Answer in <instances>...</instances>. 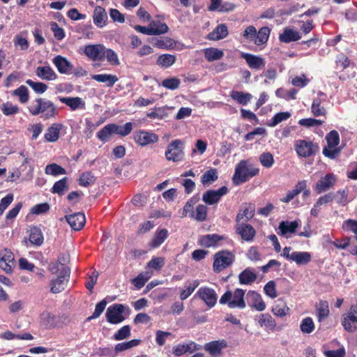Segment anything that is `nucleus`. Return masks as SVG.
Here are the masks:
<instances>
[{"label": "nucleus", "instance_id": "1", "mask_svg": "<svg viewBox=\"0 0 357 357\" xmlns=\"http://www.w3.org/2000/svg\"><path fill=\"white\" fill-rule=\"evenodd\" d=\"M259 172V169L256 167L249 160H241L236 166L232 181L236 185H240L257 175Z\"/></svg>", "mask_w": 357, "mask_h": 357}, {"label": "nucleus", "instance_id": "2", "mask_svg": "<svg viewBox=\"0 0 357 357\" xmlns=\"http://www.w3.org/2000/svg\"><path fill=\"white\" fill-rule=\"evenodd\" d=\"M28 109L32 115L37 116L41 114V117L46 119L54 117L57 113L54 104L42 98H36L32 102Z\"/></svg>", "mask_w": 357, "mask_h": 357}, {"label": "nucleus", "instance_id": "3", "mask_svg": "<svg viewBox=\"0 0 357 357\" xmlns=\"http://www.w3.org/2000/svg\"><path fill=\"white\" fill-rule=\"evenodd\" d=\"M270 33L271 29L268 26H263L257 31L254 26L250 25L245 29L243 36L246 40L259 46L267 43Z\"/></svg>", "mask_w": 357, "mask_h": 357}, {"label": "nucleus", "instance_id": "4", "mask_svg": "<svg viewBox=\"0 0 357 357\" xmlns=\"http://www.w3.org/2000/svg\"><path fill=\"white\" fill-rule=\"evenodd\" d=\"M244 295L245 291L241 289H236L233 293L227 291L220 298V303L227 304L230 308L243 309L246 306Z\"/></svg>", "mask_w": 357, "mask_h": 357}, {"label": "nucleus", "instance_id": "5", "mask_svg": "<svg viewBox=\"0 0 357 357\" xmlns=\"http://www.w3.org/2000/svg\"><path fill=\"white\" fill-rule=\"evenodd\" d=\"M130 310L128 307L120 303H115L109 306L106 311L107 321L112 324H118L126 319L124 314L129 315Z\"/></svg>", "mask_w": 357, "mask_h": 357}, {"label": "nucleus", "instance_id": "6", "mask_svg": "<svg viewBox=\"0 0 357 357\" xmlns=\"http://www.w3.org/2000/svg\"><path fill=\"white\" fill-rule=\"evenodd\" d=\"M235 259L233 252L228 250H221L214 255L213 268L214 272L220 273L230 266Z\"/></svg>", "mask_w": 357, "mask_h": 357}, {"label": "nucleus", "instance_id": "7", "mask_svg": "<svg viewBox=\"0 0 357 357\" xmlns=\"http://www.w3.org/2000/svg\"><path fill=\"white\" fill-rule=\"evenodd\" d=\"M328 146L323 149V154L331 159H334L339 154L340 149L337 148L340 144V135L336 130H332L326 136Z\"/></svg>", "mask_w": 357, "mask_h": 357}, {"label": "nucleus", "instance_id": "8", "mask_svg": "<svg viewBox=\"0 0 357 357\" xmlns=\"http://www.w3.org/2000/svg\"><path fill=\"white\" fill-rule=\"evenodd\" d=\"M341 324L344 329L349 333L357 331V304L351 305L342 314Z\"/></svg>", "mask_w": 357, "mask_h": 357}, {"label": "nucleus", "instance_id": "9", "mask_svg": "<svg viewBox=\"0 0 357 357\" xmlns=\"http://www.w3.org/2000/svg\"><path fill=\"white\" fill-rule=\"evenodd\" d=\"M182 145L183 142L180 139L172 142L165 152L167 159L174 162L182 160L184 156Z\"/></svg>", "mask_w": 357, "mask_h": 357}, {"label": "nucleus", "instance_id": "10", "mask_svg": "<svg viewBox=\"0 0 357 357\" xmlns=\"http://www.w3.org/2000/svg\"><path fill=\"white\" fill-rule=\"evenodd\" d=\"M337 178L333 174H327L317 182L314 190L317 194L326 192L334 187Z\"/></svg>", "mask_w": 357, "mask_h": 357}, {"label": "nucleus", "instance_id": "11", "mask_svg": "<svg viewBox=\"0 0 357 357\" xmlns=\"http://www.w3.org/2000/svg\"><path fill=\"white\" fill-rule=\"evenodd\" d=\"M317 150V146L312 142H307L305 140H298L296 144V151L298 155L307 158L315 153Z\"/></svg>", "mask_w": 357, "mask_h": 357}, {"label": "nucleus", "instance_id": "12", "mask_svg": "<svg viewBox=\"0 0 357 357\" xmlns=\"http://www.w3.org/2000/svg\"><path fill=\"white\" fill-rule=\"evenodd\" d=\"M228 192V188L222 186L218 190H208L204 193L202 200L208 205L216 204L220 198Z\"/></svg>", "mask_w": 357, "mask_h": 357}, {"label": "nucleus", "instance_id": "13", "mask_svg": "<svg viewBox=\"0 0 357 357\" xmlns=\"http://www.w3.org/2000/svg\"><path fill=\"white\" fill-rule=\"evenodd\" d=\"M196 295L203 300L209 307H213L217 302L218 296L215 291L209 287L199 288Z\"/></svg>", "mask_w": 357, "mask_h": 357}, {"label": "nucleus", "instance_id": "14", "mask_svg": "<svg viewBox=\"0 0 357 357\" xmlns=\"http://www.w3.org/2000/svg\"><path fill=\"white\" fill-rule=\"evenodd\" d=\"M105 46L101 44L88 45L85 47L84 54L91 61H102Z\"/></svg>", "mask_w": 357, "mask_h": 357}, {"label": "nucleus", "instance_id": "15", "mask_svg": "<svg viewBox=\"0 0 357 357\" xmlns=\"http://www.w3.org/2000/svg\"><path fill=\"white\" fill-rule=\"evenodd\" d=\"M236 229V233L245 241H252L256 234V231L252 226L244 222L237 224Z\"/></svg>", "mask_w": 357, "mask_h": 357}, {"label": "nucleus", "instance_id": "16", "mask_svg": "<svg viewBox=\"0 0 357 357\" xmlns=\"http://www.w3.org/2000/svg\"><path fill=\"white\" fill-rule=\"evenodd\" d=\"M65 218L70 227L75 231H79L82 229L86 222L85 215L81 212L66 215Z\"/></svg>", "mask_w": 357, "mask_h": 357}, {"label": "nucleus", "instance_id": "17", "mask_svg": "<svg viewBox=\"0 0 357 357\" xmlns=\"http://www.w3.org/2000/svg\"><path fill=\"white\" fill-rule=\"evenodd\" d=\"M241 57L246 61L247 64L252 69L261 70L265 67V60L261 56L249 53H242Z\"/></svg>", "mask_w": 357, "mask_h": 357}, {"label": "nucleus", "instance_id": "18", "mask_svg": "<svg viewBox=\"0 0 357 357\" xmlns=\"http://www.w3.org/2000/svg\"><path fill=\"white\" fill-rule=\"evenodd\" d=\"M53 63L56 66L58 71L62 74H70L73 66L65 57L58 55L53 59Z\"/></svg>", "mask_w": 357, "mask_h": 357}, {"label": "nucleus", "instance_id": "19", "mask_svg": "<svg viewBox=\"0 0 357 357\" xmlns=\"http://www.w3.org/2000/svg\"><path fill=\"white\" fill-rule=\"evenodd\" d=\"M255 207L252 204H248L242 207L236 215V220L237 224L241 223V221L247 222L255 215Z\"/></svg>", "mask_w": 357, "mask_h": 357}, {"label": "nucleus", "instance_id": "20", "mask_svg": "<svg viewBox=\"0 0 357 357\" xmlns=\"http://www.w3.org/2000/svg\"><path fill=\"white\" fill-rule=\"evenodd\" d=\"M93 20L94 24L99 28L103 27L106 24L107 15L105 9L101 6H96L93 10Z\"/></svg>", "mask_w": 357, "mask_h": 357}, {"label": "nucleus", "instance_id": "21", "mask_svg": "<svg viewBox=\"0 0 357 357\" xmlns=\"http://www.w3.org/2000/svg\"><path fill=\"white\" fill-rule=\"evenodd\" d=\"M59 100L68 105L72 110L85 108V102L79 97H60Z\"/></svg>", "mask_w": 357, "mask_h": 357}, {"label": "nucleus", "instance_id": "22", "mask_svg": "<svg viewBox=\"0 0 357 357\" xmlns=\"http://www.w3.org/2000/svg\"><path fill=\"white\" fill-rule=\"evenodd\" d=\"M227 347V342L222 340L210 342L205 344L204 349L211 355L215 356L217 354H220L222 349Z\"/></svg>", "mask_w": 357, "mask_h": 357}, {"label": "nucleus", "instance_id": "23", "mask_svg": "<svg viewBox=\"0 0 357 357\" xmlns=\"http://www.w3.org/2000/svg\"><path fill=\"white\" fill-rule=\"evenodd\" d=\"M301 38V36L299 32L288 27H286L279 36L280 41L285 43L298 40Z\"/></svg>", "mask_w": 357, "mask_h": 357}, {"label": "nucleus", "instance_id": "24", "mask_svg": "<svg viewBox=\"0 0 357 357\" xmlns=\"http://www.w3.org/2000/svg\"><path fill=\"white\" fill-rule=\"evenodd\" d=\"M298 227L297 221H282L279 225V231L278 232L280 236H286L288 234H294L296 232Z\"/></svg>", "mask_w": 357, "mask_h": 357}, {"label": "nucleus", "instance_id": "25", "mask_svg": "<svg viewBox=\"0 0 357 357\" xmlns=\"http://www.w3.org/2000/svg\"><path fill=\"white\" fill-rule=\"evenodd\" d=\"M135 141L142 146H146L154 142L156 137L154 134H151L146 131H139L134 135Z\"/></svg>", "mask_w": 357, "mask_h": 357}, {"label": "nucleus", "instance_id": "26", "mask_svg": "<svg viewBox=\"0 0 357 357\" xmlns=\"http://www.w3.org/2000/svg\"><path fill=\"white\" fill-rule=\"evenodd\" d=\"M228 33L227 26L225 24H221L208 33V38L211 40H218L226 38Z\"/></svg>", "mask_w": 357, "mask_h": 357}, {"label": "nucleus", "instance_id": "27", "mask_svg": "<svg viewBox=\"0 0 357 357\" xmlns=\"http://www.w3.org/2000/svg\"><path fill=\"white\" fill-rule=\"evenodd\" d=\"M36 74L42 79L54 80L57 76L50 66H39L36 68Z\"/></svg>", "mask_w": 357, "mask_h": 357}, {"label": "nucleus", "instance_id": "28", "mask_svg": "<svg viewBox=\"0 0 357 357\" xmlns=\"http://www.w3.org/2000/svg\"><path fill=\"white\" fill-rule=\"evenodd\" d=\"M248 296L250 298L252 304V307L258 311H263L266 308V304L264 302L261 295L255 291H249Z\"/></svg>", "mask_w": 357, "mask_h": 357}, {"label": "nucleus", "instance_id": "29", "mask_svg": "<svg viewBox=\"0 0 357 357\" xmlns=\"http://www.w3.org/2000/svg\"><path fill=\"white\" fill-rule=\"evenodd\" d=\"M29 242L31 245L40 246L44 241L43 233L37 227H33L30 229Z\"/></svg>", "mask_w": 357, "mask_h": 357}, {"label": "nucleus", "instance_id": "30", "mask_svg": "<svg viewBox=\"0 0 357 357\" xmlns=\"http://www.w3.org/2000/svg\"><path fill=\"white\" fill-rule=\"evenodd\" d=\"M62 128V125L59 123H54L48 129L45 135V138L47 142H54L59 137V132Z\"/></svg>", "mask_w": 357, "mask_h": 357}, {"label": "nucleus", "instance_id": "31", "mask_svg": "<svg viewBox=\"0 0 357 357\" xmlns=\"http://www.w3.org/2000/svg\"><path fill=\"white\" fill-rule=\"evenodd\" d=\"M318 321L321 322L329 314L328 303L326 301H320L316 304Z\"/></svg>", "mask_w": 357, "mask_h": 357}, {"label": "nucleus", "instance_id": "32", "mask_svg": "<svg viewBox=\"0 0 357 357\" xmlns=\"http://www.w3.org/2000/svg\"><path fill=\"white\" fill-rule=\"evenodd\" d=\"M222 239V237L218 234H207L200 238L199 243L202 246L210 248L215 246L217 243Z\"/></svg>", "mask_w": 357, "mask_h": 357}, {"label": "nucleus", "instance_id": "33", "mask_svg": "<svg viewBox=\"0 0 357 357\" xmlns=\"http://www.w3.org/2000/svg\"><path fill=\"white\" fill-rule=\"evenodd\" d=\"M239 282L241 284H251L257 279V275L250 269L246 268L238 275Z\"/></svg>", "mask_w": 357, "mask_h": 357}, {"label": "nucleus", "instance_id": "34", "mask_svg": "<svg viewBox=\"0 0 357 357\" xmlns=\"http://www.w3.org/2000/svg\"><path fill=\"white\" fill-rule=\"evenodd\" d=\"M202 51L204 54L205 58L210 62L219 60L222 59L224 55L222 51L215 47L206 48Z\"/></svg>", "mask_w": 357, "mask_h": 357}, {"label": "nucleus", "instance_id": "35", "mask_svg": "<svg viewBox=\"0 0 357 357\" xmlns=\"http://www.w3.org/2000/svg\"><path fill=\"white\" fill-rule=\"evenodd\" d=\"M291 261H295L298 265H305L311 260V255L307 252H293Z\"/></svg>", "mask_w": 357, "mask_h": 357}, {"label": "nucleus", "instance_id": "36", "mask_svg": "<svg viewBox=\"0 0 357 357\" xmlns=\"http://www.w3.org/2000/svg\"><path fill=\"white\" fill-rule=\"evenodd\" d=\"M40 324L45 328H54L55 324V316L48 311L43 312L40 315Z\"/></svg>", "mask_w": 357, "mask_h": 357}, {"label": "nucleus", "instance_id": "37", "mask_svg": "<svg viewBox=\"0 0 357 357\" xmlns=\"http://www.w3.org/2000/svg\"><path fill=\"white\" fill-rule=\"evenodd\" d=\"M113 129L114 134L119 135L121 137H125L129 135L132 128V123L131 122L126 123L123 126H119L115 123H111Z\"/></svg>", "mask_w": 357, "mask_h": 357}, {"label": "nucleus", "instance_id": "38", "mask_svg": "<svg viewBox=\"0 0 357 357\" xmlns=\"http://www.w3.org/2000/svg\"><path fill=\"white\" fill-rule=\"evenodd\" d=\"M230 97L233 100H236L238 103L245 105L251 100L252 95L248 93L233 91L230 94Z\"/></svg>", "mask_w": 357, "mask_h": 357}, {"label": "nucleus", "instance_id": "39", "mask_svg": "<svg viewBox=\"0 0 357 357\" xmlns=\"http://www.w3.org/2000/svg\"><path fill=\"white\" fill-rule=\"evenodd\" d=\"M218 172L215 169H211L204 173L202 176V183L204 186H208L218 179Z\"/></svg>", "mask_w": 357, "mask_h": 357}, {"label": "nucleus", "instance_id": "40", "mask_svg": "<svg viewBox=\"0 0 357 357\" xmlns=\"http://www.w3.org/2000/svg\"><path fill=\"white\" fill-rule=\"evenodd\" d=\"M92 79L98 82H107V86L109 87H112L118 81L116 76L109 74L94 75L92 76Z\"/></svg>", "mask_w": 357, "mask_h": 357}, {"label": "nucleus", "instance_id": "41", "mask_svg": "<svg viewBox=\"0 0 357 357\" xmlns=\"http://www.w3.org/2000/svg\"><path fill=\"white\" fill-rule=\"evenodd\" d=\"M67 182V177H64L62 179L56 181L52 188V192L56 193L59 195H64L65 192L68 190Z\"/></svg>", "mask_w": 357, "mask_h": 357}, {"label": "nucleus", "instance_id": "42", "mask_svg": "<svg viewBox=\"0 0 357 357\" xmlns=\"http://www.w3.org/2000/svg\"><path fill=\"white\" fill-rule=\"evenodd\" d=\"M194 346V350H198L199 347L197 345L191 342L190 344H177L173 348V353L176 356H181L187 353L188 351H192V346Z\"/></svg>", "mask_w": 357, "mask_h": 357}, {"label": "nucleus", "instance_id": "43", "mask_svg": "<svg viewBox=\"0 0 357 357\" xmlns=\"http://www.w3.org/2000/svg\"><path fill=\"white\" fill-rule=\"evenodd\" d=\"M259 324L261 326H265L268 329H273L276 326V322L272 316L269 314H261Z\"/></svg>", "mask_w": 357, "mask_h": 357}, {"label": "nucleus", "instance_id": "44", "mask_svg": "<svg viewBox=\"0 0 357 357\" xmlns=\"http://www.w3.org/2000/svg\"><path fill=\"white\" fill-rule=\"evenodd\" d=\"M78 181L79 185L87 187L95 183L96 177L91 172H86L81 174Z\"/></svg>", "mask_w": 357, "mask_h": 357}, {"label": "nucleus", "instance_id": "45", "mask_svg": "<svg viewBox=\"0 0 357 357\" xmlns=\"http://www.w3.org/2000/svg\"><path fill=\"white\" fill-rule=\"evenodd\" d=\"M112 124H107L97 132V137L102 142L109 140L114 134Z\"/></svg>", "mask_w": 357, "mask_h": 357}, {"label": "nucleus", "instance_id": "46", "mask_svg": "<svg viewBox=\"0 0 357 357\" xmlns=\"http://www.w3.org/2000/svg\"><path fill=\"white\" fill-rule=\"evenodd\" d=\"M106 57L107 61L113 66H118L120 64L119 59L116 53L112 49H107L105 47V50L102 54V59Z\"/></svg>", "mask_w": 357, "mask_h": 357}, {"label": "nucleus", "instance_id": "47", "mask_svg": "<svg viewBox=\"0 0 357 357\" xmlns=\"http://www.w3.org/2000/svg\"><path fill=\"white\" fill-rule=\"evenodd\" d=\"M0 109L2 111L3 114L6 116H10L17 114L20 111L18 106L13 105L10 102H6L3 103L0 106Z\"/></svg>", "mask_w": 357, "mask_h": 357}, {"label": "nucleus", "instance_id": "48", "mask_svg": "<svg viewBox=\"0 0 357 357\" xmlns=\"http://www.w3.org/2000/svg\"><path fill=\"white\" fill-rule=\"evenodd\" d=\"M314 324L311 317L303 319L300 325V329L303 333L310 334L314 330Z\"/></svg>", "mask_w": 357, "mask_h": 357}, {"label": "nucleus", "instance_id": "49", "mask_svg": "<svg viewBox=\"0 0 357 357\" xmlns=\"http://www.w3.org/2000/svg\"><path fill=\"white\" fill-rule=\"evenodd\" d=\"M68 281L58 277L56 280H52L51 291L54 294H58L65 289L66 285Z\"/></svg>", "mask_w": 357, "mask_h": 357}, {"label": "nucleus", "instance_id": "50", "mask_svg": "<svg viewBox=\"0 0 357 357\" xmlns=\"http://www.w3.org/2000/svg\"><path fill=\"white\" fill-rule=\"evenodd\" d=\"M12 94L15 96L19 97V100L21 103H26L29 100V92L28 89L24 86H20L17 89L14 90L12 93Z\"/></svg>", "mask_w": 357, "mask_h": 357}, {"label": "nucleus", "instance_id": "51", "mask_svg": "<svg viewBox=\"0 0 357 357\" xmlns=\"http://www.w3.org/2000/svg\"><path fill=\"white\" fill-rule=\"evenodd\" d=\"M156 25V23L155 21H152L149 25V26H143L141 25H135L134 26V29L135 31L149 35V36H155L156 35V27H154V26Z\"/></svg>", "mask_w": 357, "mask_h": 357}, {"label": "nucleus", "instance_id": "52", "mask_svg": "<svg viewBox=\"0 0 357 357\" xmlns=\"http://www.w3.org/2000/svg\"><path fill=\"white\" fill-rule=\"evenodd\" d=\"M207 215V207L203 204H199L196 208L195 213L192 212L191 217L195 218L196 220L202 222L206 218Z\"/></svg>", "mask_w": 357, "mask_h": 357}, {"label": "nucleus", "instance_id": "53", "mask_svg": "<svg viewBox=\"0 0 357 357\" xmlns=\"http://www.w3.org/2000/svg\"><path fill=\"white\" fill-rule=\"evenodd\" d=\"M45 173L47 174H50L52 176H57V175H60V174H66V171L61 166H60L56 163H52V164L47 165L46 166Z\"/></svg>", "mask_w": 357, "mask_h": 357}, {"label": "nucleus", "instance_id": "54", "mask_svg": "<svg viewBox=\"0 0 357 357\" xmlns=\"http://www.w3.org/2000/svg\"><path fill=\"white\" fill-rule=\"evenodd\" d=\"M311 112L315 116L326 115V109L321 106V100L319 98L314 99L311 106Z\"/></svg>", "mask_w": 357, "mask_h": 357}, {"label": "nucleus", "instance_id": "55", "mask_svg": "<svg viewBox=\"0 0 357 357\" xmlns=\"http://www.w3.org/2000/svg\"><path fill=\"white\" fill-rule=\"evenodd\" d=\"M139 342H140L139 340L135 339V340H132L128 342L119 343L115 346L114 349H115V351L117 353L121 352V351H126V350L130 349L134 347L137 346L139 344Z\"/></svg>", "mask_w": 357, "mask_h": 357}, {"label": "nucleus", "instance_id": "56", "mask_svg": "<svg viewBox=\"0 0 357 357\" xmlns=\"http://www.w3.org/2000/svg\"><path fill=\"white\" fill-rule=\"evenodd\" d=\"M176 45L175 41L169 37L158 36V48L172 49Z\"/></svg>", "mask_w": 357, "mask_h": 357}, {"label": "nucleus", "instance_id": "57", "mask_svg": "<svg viewBox=\"0 0 357 357\" xmlns=\"http://www.w3.org/2000/svg\"><path fill=\"white\" fill-rule=\"evenodd\" d=\"M289 307L282 301H278V303L273 307V313L278 317H282L287 314L289 311Z\"/></svg>", "mask_w": 357, "mask_h": 357}, {"label": "nucleus", "instance_id": "58", "mask_svg": "<svg viewBox=\"0 0 357 357\" xmlns=\"http://www.w3.org/2000/svg\"><path fill=\"white\" fill-rule=\"evenodd\" d=\"M261 165L266 168H271L274 164L273 155L270 152H264L259 157Z\"/></svg>", "mask_w": 357, "mask_h": 357}, {"label": "nucleus", "instance_id": "59", "mask_svg": "<svg viewBox=\"0 0 357 357\" xmlns=\"http://www.w3.org/2000/svg\"><path fill=\"white\" fill-rule=\"evenodd\" d=\"M175 56L169 54H165L160 55L158 58V63L162 67L167 68L172 66L175 62Z\"/></svg>", "mask_w": 357, "mask_h": 357}, {"label": "nucleus", "instance_id": "60", "mask_svg": "<svg viewBox=\"0 0 357 357\" xmlns=\"http://www.w3.org/2000/svg\"><path fill=\"white\" fill-rule=\"evenodd\" d=\"M199 280H194L192 283L189 284L185 289H183L180 294V298L182 301L187 299L195 289L199 286Z\"/></svg>", "mask_w": 357, "mask_h": 357}, {"label": "nucleus", "instance_id": "61", "mask_svg": "<svg viewBox=\"0 0 357 357\" xmlns=\"http://www.w3.org/2000/svg\"><path fill=\"white\" fill-rule=\"evenodd\" d=\"M107 301L105 299H103L100 302L96 304L95 310L93 313V314L87 318L88 321H90L91 319H96L100 316V314L103 312L105 310L106 305H107Z\"/></svg>", "mask_w": 357, "mask_h": 357}, {"label": "nucleus", "instance_id": "62", "mask_svg": "<svg viewBox=\"0 0 357 357\" xmlns=\"http://www.w3.org/2000/svg\"><path fill=\"white\" fill-rule=\"evenodd\" d=\"M181 81L176 77H171L164 79L162 82V86L166 89L170 90H174L177 89L180 85Z\"/></svg>", "mask_w": 357, "mask_h": 357}, {"label": "nucleus", "instance_id": "63", "mask_svg": "<svg viewBox=\"0 0 357 357\" xmlns=\"http://www.w3.org/2000/svg\"><path fill=\"white\" fill-rule=\"evenodd\" d=\"M26 83L31 86L35 92L43 93L47 89V85L43 82H36L31 79H27Z\"/></svg>", "mask_w": 357, "mask_h": 357}, {"label": "nucleus", "instance_id": "64", "mask_svg": "<svg viewBox=\"0 0 357 357\" xmlns=\"http://www.w3.org/2000/svg\"><path fill=\"white\" fill-rule=\"evenodd\" d=\"M130 335V328L128 325H126L121 328L114 335V338L116 340H124Z\"/></svg>", "mask_w": 357, "mask_h": 357}]
</instances>
